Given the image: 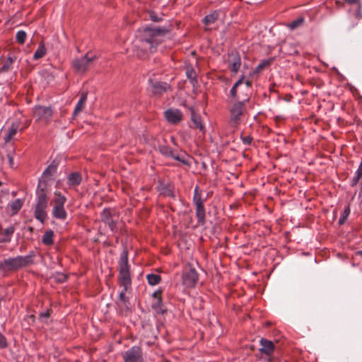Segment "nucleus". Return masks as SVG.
I'll use <instances>...</instances> for the list:
<instances>
[{
	"mask_svg": "<svg viewBox=\"0 0 362 362\" xmlns=\"http://www.w3.org/2000/svg\"><path fill=\"white\" fill-rule=\"evenodd\" d=\"M167 30L161 28H146L139 31L133 42V47L139 57H144L148 53L156 52L157 45L163 40Z\"/></svg>",
	"mask_w": 362,
	"mask_h": 362,
	"instance_id": "1",
	"label": "nucleus"
},
{
	"mask_svg": "<svg viewBox=\"0 0 362 362\" xmlns=\"http://www.w3.org/2000/svg\"><path fill=\"white\" fill-rule=\"evenodd\" d=\"M130 266L128 262V252L124 250L119 259V283L120 286L124 288H130L132 279L130 276Z\"/></svg>",
	"mask_w": 362,
	"mask_h": 362,
	"instance_id": "2",
	"label": "nucleus"
},
{
	"mask_svg": "<svg viewBox=\"0 0 362 362\" xmlns=\"http://www.w3.org/2000/svg\"><path fill=\"white\" fill-rule=\"evenodd\" d=\"M48 206L47 197L44 189L37 191L36 203L34 207V216L42 224L45 223V221L47 216V208Z\"/></svg>",
	"mask_w": 362,
	"mask_h": 362,
	"instance_id": "3",
	"label": "nucleus"
},
{
	"mask_svg": "<svg viewBox=\"0 0 362 362\" xmlns=\"http://www.w3.org/2000/svg\"><path fill=\"white\" fill-rule=\"evenodd\" d=\"M244 76L238 80L233 86L230 90V95L235 100H243L246 98L247 94L248 100L250 99V91L251 83L249 81H243Z\"/></svg>",
	"mask_w": 362,
	"mask_h": 362,
	"instance_id": "4",
	"label": "nucleus"
},
{
	"mask_svg": "<svg viewBox=\"0 0 362 362\" xmlns=\"http://www.w3.org/2000/svg\"><path fill=\"white\" fill-rule=\"evenodd\" d=\"M34 253L32 252L25 256H17L16 257H9L6 259L8 272L18 270L33 264Z\"/></svg>",
	"mask_w": 362,
	"mask_h": 362,
	"instance_id": "5",
	"label": "nucleus"
},
{
	"mask_svg": "<svg viewBox=\"0 0 362 362\" xmlns=\"http://www.w3.org/2000/svg\"><path fill=\"white\" fill-rule=\"evenodd\" d=\"M66 198L60 193L54 192L53 199L52 216L59 220H65L67 217V213L64 209Z\"/></svg>",
	"mask_w": 362,
	"mask_h": 362,
	"instance_id": "6",
	"label": "nucleus"
},
{
	"mask_svg": "<svg viewBox=\"0 0 362 362\" xmlns=\"http://www.w3.org/2000/svg\"><path fill=\"white\" fill-rule=\"evenodd\" d=\"M97 58L98 57L95 54L88 52L81 58H75L72 61V66L76 72L83 74L88 70L90 64Z\"/></svg>",
	"mask_w": 362,
	"mask_h": 362,
	"instance_id": "7",
	"label": "nucleus"
},
{
	"mask_svg": "<svg viewBox=\"0 0 362 362\" xmlns=\"http://www.w3.org/2000/svg\"><path fill=\"white\" fill-rule=\"evenodd\" d=\"M248 101L247 94L243 100H239L233 104L230 109V120L235 124L240 122L241 116L245 111V103Z\"/></svg>",
	"mask_w": 362,
	"mask_h": 362,
	"instance_id": "8",
	"label": "nucleus"
},
{
	"mask_svg": "<svg viewBox=\"0 0 362 362\" xmlns=\"http://www.w3.org/2000/svg\"><path fill=\"white\" fill-rule=\"evenodd\" d=\"M124 362H144L142 351L140 346H134L123 354Z\"/></svg>",
	"mask_w": 362,
	"mask_h": 362,
	"instance_id": "9",
	"label": "nucleus"
},
{
	"mask_svg": "<svg viewBox=\"0 0 362 362\" xmlns=\"http://www.w3.org/2000/svg\"><path fill=\"white\" fill-rule=\"evenodd\" d=\"M182 284L186 287H194L198 281V274L194 268L186 269L182 276Z\"/></svg>",
	"mask_w": 362,
	"mask_h": 362,
	"instance_id": "10",
	"label": "nucleus"
},
{
	"mask_svg": "<svg viewBox=\"0 0 362 362\" xmlns=\"http://www.w3.org/2000/svg\"><path fill=\"white\" fill-rule=\"evenodd\" d=\"M158 150L162 155L166 157L172 158L177 161L181 162L183 164H187V162L185 159V155L184 153L173 151L168 146L160 145L158 147Z\"/></svg>",
	"mask_w": 362,
	"mask_h": 362,
	"instance_id": "11",
	"label": "nucleus"
},
{
	"mask_svg": "<svg viewBox=\"0 0 362 362\" xmlns=\"http://www.w3.org/2000/svg\"><path fill=\"white\" fill-rule=\"evenodd\" d=\"M34 117L37 120H49L52 116V110L50 107L37 106L33 111Z\"/></svg>",
	"mask_w": 362,
	"mask_h": 362,
	"instance_id": "12",
	"label": "nucleus"
},
{
	"mask_svg": "<svg viewBox=\"0 0 362 362\" xmlns=\"http://www.w3.org/2000/svg\"><path fill=\"white\" fill-rule=\"evenodd\" d=\"M228 66L232 72L237 74L241 65L240 55L236 52H232L228 58Z\"/></svg>",
	"mask_w": 362,
	"mask_h": 362,
	"instance_id": "13",
	"label": "nucleus"
},
{
	"mask_svg": "<svg viewBox=\"0 0 362 362\" xmlns=\"http://www.w3.org/2000/svg\"><path fill=\"white\" fill-rule=\"evenodd\" d=\"M165 117L168 122L177 124L182 119V114L177 109H168L165 111Z\"/></svg>",
	"mask_w": 362,
	"mask_h": 362,
	"instance_id": "14",
	"label": "nucleus"
},
{
	"mask_svg": "<svg viewBox=\"0 0 362 362\" xmlns=\"http://www.w3.org/2000/svg\"><path fill=\"white\" fill-rule=\"evenodd\" d=\"M101 220L114 232L116 228V221L113 219L110 209H105L101 214Z\"/></svg>",
	"mask_w": 362,
	"mask_h": 362,
	"instance_id": "15",
	"label": "nucleus"
},
{
	"mask_svg": "<svg viewBox=\"0 0 362 362\" xmlns=\"http://www.w3.org/2000/svg\"><path fill=\"white\" fill-rule=\"evenodd\" d=\"M149 82L151 83V91L155 95H160L170 88V86L165 82H153L151 79L149 80Z\"/></svg>",
	"mask_w": 362,
	"mask_h": 362,
	"instance_id": "16",
	"label": "nucleus"
},
{
	"mask_svg": "<svg viewBox=\"0 0 362 362\" xmlns=\"http://www.w3.org/2000/svg\"><path fill=\"white\" fill-rule=\"evenodd\" d=\"M20 126V120H16L11 124V125L9 127L8 129L7 134L4 136L5 142H8L9 141H11L18 131H23V128H21Z\"/></svg>",
	"mask_w": 362,
	"mask_h": 362,
	"instance_id": "17",
	"label": "nucleus"
},
{
	"mask_svg": "<svg viewBox=\"0 0 362 362\" xmlns=\"http://www.w3.org/2000/svg\"><path fill=\"white\" fill-rule=\"evenodd\" d=\"M259 343L261 347L259 349V351L261 353L270 356L274 352V345L272 341L262 338Z\"/></svg>",
	"mask_w": 362,
	"mask_h": 362,
	"instance_id": "18",
	"label": "nucleus"
},
{
	"mask_svg": "<svg viewBox=\"0 0 362 362\" xmlns=\"http://www.w3.org/2000/svg\"><path fill=\"white\" fill-rule=\"evenodd\" d=\"M129 288L122 287V290L120 291L119 298L117 304L121 308V310H129L130 303L128 298L126 296V293Z\"/></svg>",
	"mask_w": 362,
	"mask_h": 362,
	"instance_id": "19",
	"label": "nucleus"
},
{
	"mask_svg": "<svg viewBox=\"0 0 362 362\" xmlns=\"http://www.w3.org/2000/svg\"><path fill=\"white\" fill-rule=\"evenodd\" d=\"M58 167V163L53 160L44 170L42 177L49 180L56 172Z\"/></svg>",
	"mask_w": 362,
	"mask_h": 362,
	"instance_id": "20",
	"label": "nucleus"
},
{
	"mask_svg": "<svg viewBox=\"0 0 362 362\" xmlns=\"http://www.w3.org/2000/svg\"><path fill=\"white\" fill-rule=\"evenodd\" d=\"M15 231V227L13 225L9 226L5 228L2 232V238L0 240L1 243H9L11 240V236Z\"/></svg>",
	"mask_w": 362,
	"mask_h": 362,
	"instance_id": "21",
	"label": "nucleus"
},
{
	"mask_svg": "<svg viewBox=\"0 0 362 362\" xmlns=\"http://www.w3.org/2000/svg\"><path fill=\"white\" fill-rule=\"evenodd\" d=\"M151 306L157 314H164L166 311L162 303L161 296H158L156 300H154Z\"/></svg>",
	"mask_w": 362,
	"mask_h": 362,
	"instance_id": "22",
	"label": "nucleus"
},
{
	"mask_svg": "<svg viewBox=\"0 0 362 362\" xmlns=\"http://www.w3.org/2000/svg\"><path fill=\"white\" fill-rule=\"evenodd\" d=\"M67 180L69 186H78L81 182V176L80 173L74 172L67 176Z\"/></svg>",
	"mask_w": 362,
	"mask_h": 362,
	"instance_id": "23",
	"label": "nucleus"
},
{
	"mask_svg": "<svg viewBox=\"0 0 362 362\" xmlns=\"http://www.w3.org/2000/svg\"><path fill=\"white\" fill-rule=\"evenodd\" d=\"M191 119L194 124V127L199 129L200 131L204 132V126L202 124V118L199 115L195 114L193 111L191 114Z\"/></svg>",
	"mask_w": 362,
	"mask_h": 362,
	"instance_id": "24",
	"label": "nucleus"
},
{
	"mask_svg": "<svg viewBox=\"0 0 362 362\" xmlns=\"http://www.w3.org/2000/svg\"><path fill=\"white\" fill-rule=\"evenodd\" d=\"M218 11H214L213 12H211V13H209V15L206 16L204 18L203 23L206 25H209L215 23V21L218 19Z\"/></svg>",
	"mask_w": 362,
	"mask_h": 362,
	"instance_id": "25",
	"label": "nucleus"
},
{
	"mask_svg": "<svg viewBox=\"0 0 362 362\" xmlns=\"http://www.w3.org/2000/svg\"><path fill=\"white\" fill-rule=\"evenodd\" d=\"M86 100H87V93H82L79 100L78 101V103L74 108V115H77L79 112H81L83 110V105H84Z\"/></svg>",
	"mask_w": 362,
	"mask_h": 362,
	"instance_id": "26",
	"label": "nucleus"
},
{
	"mask_svg": "<svg viewBox=\"0 0 362 362\" xmlns=\"http://www.w3.org/2000/svg\"><path fill=\"white\" fill-rule=\"evenodd\" d=\"M196 206V216L199 223H204L205 218V209L204 204L195 205Z\"/></svg>",
	"mask_w": 362,
	"mask_h": 362,
	"instance_id": "27",
	"label": "nucleus"
},
{
	"mask_svg": "<svg viewBox=\"0 0 362 362\" xmlns=\"http://www.w3.org/2000/svg\"><path fill=\"white\" fill-rule=\"evenodd\" d=\"M146 279L148 284L151 286H156L161 281L160 276L156 274H148L146 276Z\"/></svg>",
	"mask_w": 362,
	"mask_h": 362,
	"instance_id": "28",
	"label": "nucleus"
},
{
	"mask_svg": "<svg viewBox=\"0 0 362 362\" xmlns=\"http://www.w3.org/2000/svg\"><path fill=\"white\" fill-rule=\"evenodd\" d=\"M46 54V48L43 43H40L38 46L37 50L33 54L34 59L37 60L42 57H44Z\"/></svg>",
	"mask_w": 362,
	"mask_h": 362,
	"instance_id": "29",
	"label": "nucleus"
},
{
	"mask_svg": "<svg viewBox=\"0 0 362 362\" xmlns=\"http://www.w3.org/2000/svg\"><path fill=\"white\" fill-rule=\"evenodd\" d=\"M54 233L52 230L46 231L43 235L42 241L44 244L49 245L53 243Z\"/></svg>",
	"mask_w": 362,
	"mask_h": 362,
	"instance_id": "30",
	"label": "nucleus"
},
{
	"mask_svg": "<svg viewBox=\"0 0 362 362\" xmlns=\"http://www.w3.org/2000/svg\"><path fill=\"white\" fill-rule=\"evenodd\" d=\"M350 206L349 205H347L341 212L339 219L338 221V223L340 226L343 225L345 223L346 220L347 219L348 216L350 214Z\"/></svg>",
	"mask_w": 362,
	"mask_h": 362,
	"instance_id": "31",
	"label": "nucleus"
},
{
	"mask_svg": "<svg viewBox=\"0 0 362 362\" xmlns=\"http://www.w3.org/2000/svg\"><path fill=\"white\" fill-rule=\"evenodd\" d=\"M22 205V200L20 199H17L9 204V207L11 208V210L12 211L13 214H15L21 209Z\"/></svg>",
	"mask_w": 362,
	"mask_h": 362,
	"instance_id": "32",
	"label": "nucleus"
},
{
	"mask_svg": "<svg viewBox=\"0 0 362 362\" xmlns=\"http://www.w3.org/2000/svg\"><path fill=\"white\" fill-rule=\"evenodd\" d=\"M193 202L194 205L203 204L204 200L202 198V195L198 192V187L196 186L194 191Z\"/></svg>",
	"mask_w": 362,
	"mask_h": 362,
	"instance_id": "33",
	"label": "nucleus"
},
{
	"mask_svg": "<svg viewBox=\"0 0 362 362\" xmlns=\"http://www.w3.org/2000/svg\"><path fill=\"white\" fill-rule=\"evenodd\" d=\"M26 33L23 30H18L16 35V41L20 44H23L26 39Z\"/></svg>",
	"mask_w": 362,
	"mask_h": 362,
	"instance_id": "34",
	"label": "nucleus"
},
{
	"mask_svg": "<svg viewBox=\"0 0 362 362\" xmlns=\"http://www.w3.org/2000/svg\"><path fill=\"white\" fill-rule=\"evenodd\" d=\"M15 59V57H8L2 66V70L6 71L11 69L12 64L13 63Z\"/></svg>",
	"mask_w": 362,
	"mask_h": 362,
	"instance_id": "35",
	"label": "nucleus"
},
{
	"mask_svg": "<svg viewBox=\"0 0 362 362\" xmlns=\"http://www.w3.org/2000/svg\"><path fill=\"white\" fill-rule=\"evenodd\" d=\"M304 22V18L303 17H300L294 21H293L290 24H289V28L292 30L299 27L300 25H301Z\"/></svg>",
	"mask_w": 362,
	"mask_h": 362,
	"instance_id": "36",
	"label": "nucleus"
},
{
	"mask_svg": "<svg viewBox=\"0 0 362 362\" xmlns=\"http://www.w3.org/2000/svg\"><path fill=\"white\" fill-rule=\"evenodd\" d=\"M6 264V259L0 261V272L2 273L4 275L6 274L8 272V269Z\"/></svg>",
	"mask_w": 362,
	"mask_h": 362,
	"instance_id": "37",
	"label": "nucleus"
},
{
	"mask_svg": "<svg viewBox=\"0 0 362 362\" xmlns=\"http://www.w3.org/2000/svg\"><path fill=\"white\" fill-rule=\"evenodd\" d=\"M361 177L362 176H359L358 174H356L355 173V175L353 177V178L351 180V185L352 187L356 185L358 182V180L361 179Z\"/></svg>",
	"mask_w": 362,
	"mask_h": 362,
	"instance_id": "38",
	"label": "nucleus"
},
{
	"mask_svg": "<svg viewBox=\"0 0 362 362\" xmlns=\"http://www.w3.org/2000/svg\"><path fill=\"white\" fill-rule=\"evenodd\" d=\"M7 346L6 339L4 336L0 332V348H4Z\"/></svg>",
	"mask_w": 362,
	"mask_h": 362,
	"instance_id": "39",
	"label": "nucleus"
},
{
	"mask_svg": "<svg viewBox=\"0 0 362 362\" xmlns=\"http://www.w3.org/2000/svg\"><path fill=\"white\" fill-rule=\"evenodd\" d=\"M242 141L244 144L248 145L250 144L252 141V138L249 136H245L242 138Z\"/></svg>",
	"mask_w": 362,
	"mask_h": 362,
	"instance_id": "40",
	"label": "nucleus"
},
{
	"mask_svg": "<svg viewBox=\"0 0 362 362\" xmlns=\"http://www.w3.org/2000/svg\"><path fill=\"white\" fill-rule=\"evenodd\" d=\"M8 163H9L10 167L12 168H15L13 156L11 155L8 154Z\"/></svg>",
	"mask_w": 362,
	"mask_h": 362,
	"instance_id": "41",
	"label": "nucleus"
},
{
	"mask_svg": "<svg viewBox=\"0 0 362 362\" xmlns=\"http://www.w3.org/2000/svg\"><path fill=\"white\" fill-rule=\"evenodd\" d=\"M150 18H151V21H153L154 22H158L160 21V18L157 16V15L153 13L150 14Z\"/></svg>",
	"mask_w": 362,
	"mask_h": 362,
	"instance_id": "42",
	"label": "nucleus"
},
{
	"mask_svg": "<svg viewBox=\"0 0 362 362\" xmlns=\"http://www.w3.org/2000/svg\"><path fill=\"white\" fill-rule=\"evenodd\" d=\"M160 294H161V291L160 290H158V291H156L153 293V297L154 298V300H156L158 296H160Z\"/></svg>",
	"mask_w": 362,
	"mask_h": 362,
	"instance_id": "43",
	"label": "nucleus"
},
{
	"mask_svg": "<svg viewBox=\"0 0 362 362\" xmlns=\"http://www.w3.org/2000/svg\"><path fill=\"white\" fill-rule=\"evenodd\" d=\"M49 312L47 311V312H44V313H42L40 315V317L41 319H43V318H48L49 317Z\"/></svg>",
	"mask_w": 362,
	"mask_h": 362,
	"instance_id": "44",
	"label": "nucleus"
},
{
	"mask_svg": "<svg viewBox=\"0 0 362 362\" xmlns=\"http://www.w3.org/2000/svg\"><path fill=\"white\" fill-rule=\"evenodd\" d=\"M66 276L65 275H64V274H60V275L59 276V277L57 278V281H62H62H65V280H66Z\"/></svg>",
	"mask_w": 362,
	"mask_h": 362,
	"instance_id": "45",
	"label": "nucleus"
},
{
	"mask_svg": "<svg viewBox=\"0 0 362 362\" xmlns=\"http://www.w3.org/2000/svg\"><path fill=\"white\" fill-rule=\"evenodd\" d=\"M162 193L165 194L167 196H172L173 193L170 189H166V192H161Z\"/></svg>",
	"mask_w": 362,
	"mask_h": 362,
	"instance_id": "46",
	"label": "nucleus"
},
{
	"mask_svg": "<svg viewBox=\"0 0 362 362\" xmlns=\"http://www.w3.org/2000/svg\"><path fill=\"white\" fill-rule=\"evenodd\" d=\"M349 4H356L358 2V0H346Z\"/></svg>",
	"mask_w": 362,
	"mask_h": 362,
	"instance_id": "47",
	"label": "nucleus"
},
{
	"mask_svg": "<svg viewBox=\"0 0 362 362\" xmlns=\"http://www.w3.org/2000/svg\"><path fill=\"white\" fill-rule=\"evenodd\" d=\"M264 66V63L259 64L258 66L257 67V69H262Z\"/></svg>",
	"mask_w": 362,
	"mask_h": 362,
	"instance_id": "48",
	"label": "nucleus"
},
{
	"mask_svg": "<svg viewBox=\"0 0 362 362\" xmlns=\"http://www.w3.org/2000/svg\"><path fill=\"white\" fill-rule=\"evenodd\" d=\"M187 74L188 76V77L189 78L190 77V75H191V73H189L188 71L187 72Z\"/></svg>",
	"mask_w": 362,
	"mask_h": 362,
	"instance_id": "49",
	"label": "nucleus"
},
{
	"mask_svg": "<svg viewBox=\"0 0 362 362\" xmlns=\"http://www.w3.org/2000/svg\"><path fill=\"white\" fill-rule=\"evenodd\" d=\"M187 74L188 76V77L189 78L190 77V75H191V73H189L188 71L187 72Z\"/></svg>",
	"mask_w": 362,
	"mask_h": 362,
	"instance_id": "50",
	"label": "nucleus"
},
{
	"mask_svg": "<svg viewBox=\"0 0 362 362\" xmlns=\"http://www.w3.org/2000/svg\"><path fill=\"white\" fill-rule=\"evenodd\" d=\"M358 253L359 255H362V250L358 251Z\"/></svg>",
	"mask_w": 362,
	"mask_h": 362,
	"instance_id": "51",
	"label": "nucleus"
},
{
	"mask_svg": "<svg viewBox=\"0 0 362 362\" xmlns=\"http://www.w3.org/2000/svg\"><path fill=\"white\" fill-rule=\"evenodd\" d=\"M1 185V182H0V185Z\"/></svg>",
	"mask_w": 362,
	"mask_h": 362,
	"instance_id": "52",
	"label": "nucleus"
}]
</instances>
